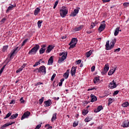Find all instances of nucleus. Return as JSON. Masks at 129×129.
I'll list each match as a JSON object with an SVG mask.
<instances>
[{
	"label": "nucleus",
	"mask_w": 129,
	"mask_h": 129,
	"mask_svg": "<svg viewBox=\"0 0 129 129\" xmlns=\"http://www.w3.org/2000/svg\"><path fill=\"white\" fill-rule=\"evenodd\" d=\"M116 42V40L115 38H114L112 40L111 42L110 43V46H109V40H107L105 45L106 50H111V49L114 47V44H115Z\"/></svg>",
	"instance_id": "f257e3e1"
},
{
	"label": "nucleus",
	"mask_w": 129,
	"mask_h": 129,
	"mask_svg": "<svg viewBox=\"0 0 129 129\" xmlns=\"http://www.w3.org/2000/svg\"><path fill=\"white\" fill-rule=\"evenodd\" d=\"M59 14L61 18H65L68 14V10L66 7L63 6L59 10Z\"/></svg>",
	"instance_id": "f03ea898"
},
{
	"label": "nucleus",
	"mask_w": 129,
	"mask_h": 129,
	"mask_svg": "<svg viewBox=\"0 0 129 129\" xmlns=\"http://www.w3.org/2000/svg\"><path fill=\"white\" fill-rule=\"evenodd\" d=\"M40 49V45L35 44L33 48H32L28 52V55H35Z\"/></svg>",
	"instance_id": "7ed1b4c3"
},
{
	"label": "nucleus",
	"mask_w": 129,
	"mask_h": 129,
	"mask_svg": "<svg viewBox=\"0 0 129 129\" xmlns=\"http://www.w3.org/2000/svg\"><path fill=\"white\" fill-rule=\"evenodd\" d=\"M67 55H68L67 52H65L63 54V55L61 56V57L59 58V59L58 60V63L59 64H61V63H62L63 61H64V60H65L66 58H67Z\"/></svg>",
	"instance_id": "20e7f679"
},
{
	"label": "nucleus",
	"mask_w": 129,
	"mask_h": 129,
	"mask_svg": "<svg viewBox=\"0 0 129 129\" xmlns=\"http://www.w3.org/2000/svg\"><path fill=\"white\" fill-rule=\"evenodd\" d=\"M116 83L114 82V80L110 82L109 84V88H110V89H113L114 88H116Z\"/></svg>",
	"instance_id": "39448f33"
},
{
	"label": "nucleus",
	"mask_w": 129,
	"mask_h": 129,
	"mask_svg": "<svg viewBox=\"0 0 129 129\" xmlns=\"http://www.w3.org/2000/svg\"><path fill=\"white\" fill-rule=\"evenodd\" d=\"M30 114H31V112L29 111H26L24 112V113L23 114V115L21 117V120H23V119H25V118H27V117H29Z\"/></svg>",
	"instance_id": "423d86ee"
},
{
	"label": "nucleus",
	"mask_w": 129,
	"mask_h": 129,
	"mask_svg": "<svg viewBox=\"0 0 129 129\" xmlns=\"http://www.w3.org/2000/svg\"><path fill=\"white\" fill-rule=\"evenodd\" d=\"M39 70V73H44L46 74V67L45 66H42L38 68Z\"/></svg>",
	"instance_id": "0eeeda50"
},
{
	"label": "nucleus",
	"mask_w": 129,
	"mask_h": 129,
	"mask_svg": "<svg viewBox=\"0 0 129 129\" xmlns=\"http://www.w3.org/2000/svg\"><path fill=\"white\" fill-rule=\"evenodd\" d=\"M80 10V8H78L77 9H75L74 12L71 14V17H75L79 13V10Z\"/></svg>",
	"instance_id": "6e6552de"
},
{
	"label": "nucleus",
	"mask_w": 129,
	"mask_h": 129,
	"mask_svg": "<svg viewBox=\"0 0 129 129\" xmlns=\"http://www.w3.org/2000/svg\"><path fill=\"white\" fill-rule=\"evenodd\" d=\"M106 26V24L105 23H103V24H100L99 27L98 28V31H99L100 33H101L102 31L105 29V27Z\"/></svg>",
	"instance_id": "1a4fd4ad"
},
{
	"label": "nucleus",
	"mask_w": 129,
	"mask_h": 129,
	"mask_svg": "<svg viewBox=\"0 0 129 129\" xmlns=\"http://www.w3.org/2000/svg\"><path fill=\"white\" fill-rule=\"evenodd\" d=\"M77 69V67H73L71 70V74L72 76H74L76 74V70Z\"/></svg>",
	"instance_id": "9d476101"
},
{
	"label": "nucleus",
	"mask_w": 129,
	"mask_h": 129,
	"mask_svg": "<svg viewBox=\"0 0 129 129\" xmlns=\"http://www.w3.org/2000/svg\"><path fill=\"white\" fill-rule=\"evenodd\" d=\"M42 48L39 50V54H42L45 53V51H46V45L43 44L41 45Z\"/></svg>",
	"instance_id": "9b49d317"
},
{
	"label": "nucleus",
	"mask_w": 129,
	"mask_h": 129,
	"mask_svg": "<svg viewBox=\"0 0 129 129\" xmlns=\"http://www.w3.org/2000/svg\"><path fill=\"white\" fill-rule=\"evenodd\" d=\"M44 103L45 104L44 106L47 107V106H50L51 104H52V101H51L50 99H48V100L44 101Z\"/></svg>",
	"instance_id": "f8f14e48"
},
{
	"label": "nucleus",
	"mask_w": 129,
	"mask_h": 129,
	"mask_svg": "<svg viewBox=\"0 0 129 129\" xmlns=\"http://www.w3.org/2000/svg\"><path fill=\"white\" fill-rule=\"evenodd\" d=\"M16 122H12L11 123H6L5 124H4L1 128V129H4L5 127H7V126H9L10 125H12V124H14Z\"/></svg>",
	"instance_id": "ddd939ff"
},
{
	"label": "nucleus",
	"mask_w": 129,
	"mask_h": 129,
	"mask_svg": "<svg viewBox=\"0 0 129 129\" xmlns=\"http://www.w3.org/2000/svg\"><path fill=\"white\" fill-rule=\"evenodd\" d=\"M18 49H19V47H17L15 49H14L13 50V51H12L10 53V58H12V57H13V55H14V54H16L17 53H18Z\"/></svg>",
	"instance_id": "4468645a"
},
{
	"label": "nucleus",
	"mask_w": 129,
	"mask_h": 129,
	"mask_svg": "<svg viewBox=\"0 0 129 129\" xmlns=\"http://www.w3.org/2000/svg\"><path fill=\"white\" fill-rule=\"evenodd\" d=\"M53 49H54V46L53 45H48L47 49L46 50V53H50Z\"/></svg>",
	"instance_id": "2eb2a0df"
},
{
	"label": "nucleus",
	"mask_w": 129,
	"mask_h": 129,
	"mask_svg": "<svg viewBox=\"0 0 129 129\" xmlns=\"http://www.w3.org/2000/svg\"><path fill=\"white\" fill-rule=\"evenodd\" d=\"M90 97L91 98V102H94V101L97 100V98L93 94H91Z\"/></svg>",
	"instance_id": "dca6fc26"
},
{
	"label": "nucleus",
	"mask_w": 129,
	"mask_h": 129,
	"mask_svg": "<svg viewBox=\"0 0 129 129\" xmlns=\"http://www.w3.org/2000/svg\"><path fill=\"white\" fill-rule=\"evenodd\" d=\"M70 73V70H68L67 72L63 74V77L65 79H67L69 77V74Z\"/></svg>",
	"instance_id": "f3484780"
},
{
	"label": "nucleus",
	"mask_w": 129,
	"mask_h": 129,
	"mask_svg": "<svg viewBox=\"0 0 129 129\" xmlns=\"http://www.w3.org/2000/svg\"><path fill=\"white\" fill-rule=\"evenodd\" d=\"M116 68H117V67L115 66L114 69H112L111 70L109 71L108 73V75L109 76L112 75V74H113V73L115 72V70H116Z\"/></svg>",
	"instance_id": "a211bd4d"
},
{
	"label": "nucleus",
	"mask_w": 129,
	"mask_h": 129,
	"mask_svg": "<svg viewBox=\"0 0 129 129\" xmlns=\"http://www.w3.org/2000/svg\"><path fill=\"white\" fill-rule=\"evenodd\" d=\"M102 109H103V107L101 105H100L98 106L97 108L95 109L94 111V112L97 113V112H99L100 110H102Z\"/></svg>",
	"instance_id": "6ab92c4d"
},
{
	"label": "nucleus",
	"mask_w": 129,
	"mask_h": 129,
	"mask_svg": "<svg viewBox=\"0 0 129 129\" xmlns=\"http://www.w3.org/2000/svg\"><path fill=\"white\" fill-rule=\"evenodd\" d=\"M53 62H54V58H53V56H50L48 61V65H52Z\"/></svg>",
	"instance_id": "aec40b11"
},
{
	"label": "nucleus",
	"mask_w": 129,
	"mask_h": 129,
	"mask_svg": "<svg viewBox=\"0 0 129 129\" xmlns=\"http://www.w3.org/2000/svg\"><path fill=\"white\" fill-rule=\"evenodd\" d=\"M40 11H41V9L40 8H37L34 12V16H38V14H39V13H40Z\"/></svg>",
	"instance_id": "412c9836"
},
{
	"label": "nucleus",
	"mask_w": 129,
	"mask_h": 129,
	"mask_svg": "<svg viewBox=\"0 0 129 129\" xmlns=\"http://www.w3.org/2000/svg\"><path fill=\"white\" fill-rule=\"evenodd\" d=\"M16 5H11V6H9L6 11V13H9L10 11H12V10H13V8H16Z\"/></svg>",
	"instance_id": "4be33fe9"
},
{
	"label": "nucleus",
	"mask_w": 129,
	"mask_h": 129,
	"mask_svg": "<svg viewBox=\"0 0 129 129\" xmlns=\"http://www.w3.org/2000/svg\"><path fill=\"white\" fill-rule=\"evenodd\" d=\"M78 40H77V38H74L72 39V41L69 44V45H71L72 44H74L75 43H76L77 44V41Z\"/></svg>",
	"instance_id": "5701e85b"
},
{
	"label": "nucleus",
	"mask_w": 129,
	"mask_h": 129,
	"mask_svg": "<svg viewBox=\"0 0 129 129\" xmlns=\"http://www.w3.org/2000/svg\"><path fill=\"white\" fill-rule=\"evenodd\" d=\"M83 25H80V26H79L78 27H76L75 29V31L76 32H78V31H81V30H82V29H83Z\"/></svg>",
	"instance_id": "b1692460"
},
{
	"label": "nucleus",
	"mask_w": 129,
	"mask_h": 129,
	"mask_svg": "<svg viewBox=\"0 0 129 129\" xmlns=\"http://www.w3.org/2000/svg\"><path fill=\"white\" fill-rule=\"evenodd\" d=\"M18 115H19L18 113L13 114L11 116L10 118V119H15V118H17V117H18Z\"/></svg>",
	"instance_id": "393cba45"
},
{
	"label": "nucleus",
	"mask_w": 129,
	"mask_h": 129,
	"mask_svg": "<svg viewBox=\"0 0 129 129\" xmlns=\"http://www.w3.org/2000/svg\"><path fill=\"white\" fill-rule=\"evenodd\" d=\"M92 54V50H90L88 52H86V56L87 58H89V56H91Z\"/></svg>",
	"instance_id": "a878e982"
},
{
	"label": "nucleus",
	"mask_w": 129,
	"mask_h": 129,
	"mask_svg": "<svg viewBox=\"0 0 129 129\" xmlns=\"http://www.w3.org/2000/svg\"><path fill=\"white\" fill-rule=\"evenodd\" d=\"M119 33V27H117L115 29L114 32V36H117Z\"/></svg>",
	"instance_id": "bb28decb"
},
{
	"label": "nucleus",
	"mask_w": 129,
	"mask_h": 129,
	"mask_svg": "<svg viewBox=\"0 0 129 129\" xmlns=\"http://www.w3.org/2000/svg\"><path fill=\"white\" fill-rule=\"evenodd\" d=\"M98 82H99V77H96L94 79V83L96 84V83H98Z\"/></svg>",
	"instance_id": "cd10ccee"
},
{
	"label": "nucleus",
	"mask_w": 129,
	"mask_h": 129,
	"mask_svg": "<svg viewBox=\"0 0 129 129\" xmlns=\"http://www.w3.org/2000/svg\"><path fill=\"white\" fill-rule=\"evenodd\" d=\"M56 115H57V113H54L53 114V116L51 118V121H54V120H55V119H57V117L56 116Z\"/></svg>",
	"instance_id": "c85d7f7f"
},
{
	"label": "nucleus",
	"mask_w": 129,
	"mask_h": 129,
	"mask_svg": "<svg viewBox=\"0 0 129 129\" xmlns=\"http://www.w3.org/2000/svg\"><path fill=\"white\" fill-rule=\"evenodd\" d=\"M122 126H123V127H127L129 126V122H123V124H122Z\"/></svg>",
	"instance_id": "c756f323"
},
{
	"label": "nucleus",
	"mask_w": 129,
	"mask_h": 129,
	"mask_svg": "<svg viewBox=\"0 0 129 129\" xmlns=\"http://www.w3.org/2000/svg\"><path fill=\"white\" fill-rule=\"evenodd\" d=\"M109 70V66L108 64H105L104 68V70L106 71V72H107V71H108Z\"/></svg>",
	"instance_id": "7c9ffc66"
},
{
	"label": "nucleus",
	"mask_w": 129,
	"mask_h": 129,
	"mask_svg": "<svg viewBox=\"0 0 129 129\" xmlns=\"http://www.w3.org/2000/svg\"><path fill=\"white\" fill-rule=\"evenodd\" d=\"M42 23H43V21L39 20L37 22L38 25V28H41V26H42Z\"/></svg>",
	"instance_id": "2f4dec72"
},
{
	"label": "nucleus",
	"mask_w": 129,
	"mask_h": 129,
	"mask_svg": "<svg viewBox=\"0 0 129 129\" xmlns=\"http://www.w3.org/2000/svg\"><path fill=\"white\" fill-rule=\"evenodd\" d=\"M41 61H42V59H40L38 62H36L33 66V67H36L38 66V65H40L41 64Z\"/></svg>",
	"instance_id": "473e14b6"
},
{
	"label": "nucleus",
	"mask_w": 129,
	"mask_h": 129,
	"mask_svg": "<svg viewBox=\"0 0 129 129\" xmlns=\"http://www.w3.org/2000/svg\"><path fill=\"white\" fill-rule=\"evenodd\" d=\"M128 105H129V103L128 102H125L122 104V106L123 107H127V106H128Z\"/></svg>",
	"instance_id": "72a5a7b5"
},
{
	"label": "nucleus",
	"mask_w": 129,
	"mask_h": 129,
	"mask_svg": "<svg viewBox=\"0 0 129 129\" xmlns=\"http://www.w3.org/2000/svg\"><path fill=\"white\" fill-rule=\"evenodd\" d=\"M95 26H96V23L92 22L91 24V26H90V29H93V28H94V27H95Z\"/></svg>",
	"instance_id": "f704fd0d"
},
{
	"label": "nucleus",
	"mask_w": 129,
	"mask_h": 129,
	"mask_svg": "<svg viewBox=\"0 0 129 129\" xmlns=\"http://www.w3.org/2000/svg\"><path fill=\"white\" fill-rule=\"evenodd\" d=\"M8 48H9V45H6L3 46V52H6V51L8 50Z\"/></svg>",
	"instance_id": "c9c22d12"
},
{
	"label": "nucleus",
	"mask_w": 129,
	"mask_h": 129,
	"mask_svg": "<svg viewBox=\"0 0 129 129\" xmlns=\"http://www.w3.org/2000/svg\"><path fill=\"white\" fill-rule=\"evenodd\" d=\"M88 113V110H83L82 111L83 115H86Z\"/></svg>",
	"instance_id": "e433bc0d"
},
{
	"label": "nucleus",
	"mask_w": 129,
	"mask_h": 129,
	"mask_svg": "<svg viewBox=\"0 0 129 129\" xmlns=\"http://www.w3.org/2000/svg\"><path fill=\"white\" fill-rule=\"evenodd\" d=\"M124 8H126L129 7V3L125 2L123 4Z\"/></svg>",
	"instance_id": "4c0bfd02"
},
{
	"label": "nucleus",
	"mask_w": 129,
	"mask_h": 129,
	"mask_svg": "<svg viewBox=\"0 0 129 129\" xmlns=\"http://www.w3.org/2000/svg\"><path fill=\"white\" fill-rule=\"evenodd\" d=\"M12 115V112L8 113L6 116L4 117V119H6V118H8V117H10Z\"/></svg>",
	"instance_id": "58836bf2"
},
{
	"label": "nucleus",
	"mask_w": 129,
	"mask_h": 129,
	"mask_svg": "<svg viewBox=\"0 0 129 129\" xmlns=\"http://www.w3.org/2000/svg\"><path fill=\"white\" fill-rule=\"evenodd\" d=\"M6 21H7V18H3L1 21H0V24L1 25H2V24H4V23H5L6 22Z\"/></svg>",
	"instance_id": "ea45409f"
},
{
	"label": "nucleus",
	"mask_w": 129,
	"mask_h": 129,
	"mask_svg": "<svg viewBox=\"0 0 129 129\" xmlns=\"http://www.w3.org/2000/svg\"><path fill=\"white\" fill-rule=\"evenodd\" d=\"M113 102V100L111 98H110L108 100V105H110V104Z\"/></svg>",
	"instance_id": "a19ab883"
},
{
	"label": "nucleus",
	"mask_w": 129,
	"mask_h": 129,
	"mask_svg": "<svg viewBox=\"0 0 129 129\" xmlns=\"http://www.w3.org/2000/svg\"><path fill=\"white\" fill-rule=\"evenodd\" d=\"M70 45V46L69 47V49L73 48H74V47L76 46V42L75 43H73L72 45L71 44Z\"/></svg>",
	"instance_id": "79ce46f5"
},
{
	"label": "nucleus",
	"mask_w": 129,
	"mask_h": 129,
	"mask_svg": "<svg viewBox=\"0 0 129 129\" xmlns=\"http://www.w3.org/2000/svg\"><path fill=\"white\" fill-rule=\"evenodd\" d=\"M43 101H44V97H42L41 99L39 100V104H42Z\"/></svg>",
	"instance_id": "37998d69"
},
{
	"label": "nucleus",
	"mask_w": 129,
	"mask_h": 129,
	"mask_svg": "<svg viewBox=\"0 0 129 129\" xmlns=\"http://www.w3.org/2000/svg\"><path fill=\"white\" fill-rule=\"evenodd\" d=\"M6 66H7V64L4 65L2 68L0 70V74H2L3 73V72L4 71L5 68H6Z\"/></svg>",
	"instance_id": "c03bdc74"
},
{
	"label": "nucleus",
	"mask_w": 129,
	"mask_h": 129,
	"mask_svg": "<svg viewBox=\"0 0 129 129\" xmlns=\"http://www.w3.org/2000/svg\"><path fill=\"white\" fill-rule=\"evenodd\" d=\"M47 126H48L47 129H52V128H53V127L52 126H50V124H47L45 125V127H47Z\"/></svg>",
	"instance_id": "a18cd8bd"
},
{
	"label": "nucleus",
	"mask_w": 129,
	"mask_h": 129,
	"mask_svg": "<svg viewBox=\"0 0 129 129\" xmlns=\"http://www.w3.org/2000/svg\"><path fill=\"white\" fill-rule=\"evenodd\" d=\"M29 39H25L24 41H23V42H22V47H23V46H24L25 44H26V43L27 42H28V40Z\"/></svg>",
	"instance_id": "49530a36"
},
{
	"label": "nucleus",
	"mask_w": 129,
	"mask_h": 129,
	"mask_svg": "<svg viewBox=\"0 0 129 129\" xmlns=\"http://www.w3.org/2000/svg\"><path fill=\"white\" fill-rule=\"evenodd\" d=\"M59 3V1H56L54 5L53 6V9H56V7H57V5H58V3Z\"/></svg>",
	"instance_id": "de8ad7c7"
},
{
	"label": "nucleus",
	"mask_w": 129,
	"mask_h": 129,
	"mask_svg": "<svg viewBox=\"0 0 129 129\" xmlns=\"http://www.w3.org/2000/svg\"><path fill=\"white\" fill-rule=\"evenodd\" d=\"M78 125V122L75 121L73 124V127H76Z\"/></svg>",
	"instance_id": "09e8293b"
},
{
	"label": "nucleus",
	"mask_w": 129,
	"mask_h": 129,
	"mask_svg": "<svg viewBox=\"0 0 129 129\" xmlns=\"http://www.w3.org/2000/svg\"><path fill=\"white\" fill-rule=\"evenodd\" d=\"M55 77H56V74H53L51 77V81H53V80H54V79L55 78Z\"/></svg>",
	"instance_id": "8fccbe9b"
},
{
	"label": "nucleus",
	"mask_w": 129,
	"mask_h": 129,
	"mask_svg": "<svg viewBox=\"0 0 129 129\" xmlns=\"http://www.w3.org/2000/svg\"><path fill=\"white\" fill-rule=\"evenodd\" d=\"M119 93V91H115L113 93V96H114L115 95H117V94H118Z\"/></svg>",
	"instance_id": "3c124183"
},
{
	"label": "nucleus",
	"mask_w": 129,
	"mask_h": 129,
	"mask_svg": "<svg viewBox=\"0 0 129 129\" xmlns=\"http://www.w3.org/2000/svg\"><path fill=\"white\" fill-rule=\"evenodd\" d=\"M107 73V72L105 71V70H103L101 72L102 75H105Z\"/></svg>",
	"instance_id": "603ef678"
},
{
	"label": "nucleus",
	"mask_w": 129,
	"mask_h": 129,
	"mask_svg": "<svg viewBox=\"0 0 129 129\" xmlns=\"http://www.w3.org/2000/svg\"><path fill=\"white\" fill-rule=\"evenodd\" d=\"M41 126H42V124H39L37 125L36 126V127H35V129H39V128H41Z\"/></svg>",
	"instance_id": "864d4df0"
},
{
	"label": "nucleus",
	"mask_w": 129,
	"mask_h": 129,
	"mask_svg": "<svg viewBox=\"0 0 129 129\" xmlns=\"http://www.w3.org/2000/svg\"><path fill=\"white\" fill-rule=\"evenodd\" d=\"M34 72H35L36 73H40V71L39 70V69H35L34 70Z\"/></svg>",
	"instance_id": "5fc2aeb1"
},
{
	"label": "nucleus",
	"mask_w": 129,
	"mask_h": 129,
	"mask_svg": "<svg viewBox=\"0 0 129 129\" xmlns=\"http://www.w3.org/2000/svg\"><path fill=\"white\" fill-rule=\"evenodd\" d=\"M22 70V68H20L16 71V73H20V72H21Z\"/></svg>",
	"instance_id": "6e6d98bb"
},
{
	"label": "nucleus",
	"mask_w": 129,
	"mask_h": 129,
	"mask_svg": "<svg viewBox=\"0 0 129 129\" xmlns=\"http://www.w3.org/2000/svg\"><path fill=\"white\" fill-rule=\"evenodd\" d=\"M23 98L21 97L20 99V101L21 102V103H25V100H23Z\"/></svg>",
	"instance_id": "4d7b16f0"
},
{
	"label": "nucleus",
	"mask_w": 129,
	"mask_h": 129,
	"mask_svg": "<svg viewBox=\"0 0 129 129\" xmlns=\"http://www.w3.org/2000/svg\"><path fill=\"white\" fill-rule=\"evenodd\" d=\"M81 59H79L78 60H77L76 62V64L77 65H78V64H80V63H81Z\"/></svg>",
	"instance_id": "13d9d810"
},
{
	"label": "nucleus",
	"mask_w": 129,
	"mask_h": 129,
	"mask_svg": "<svg viewBox=\"0 0 129 129\" xmlns=\"http://www.w3.org/2000/svg\"><path fill=\"white\" fill-rule=\"evenodd\" d=\"M91 71L92 72L95 71V66H93V67H92Z\"/></svg>",
	"instance_id": "bf43d9fd"
},
{
	"label": "nucleus",
	"mask_w": 129,
	"mask_h": 129,
	"mask_svg": "<svg viewBox=\"0 0 129 129\" xmlns=\"http://www.w3.org/2000/svg\"><path fill=\"white\" fill-rule=\"evenodd\" d=\"M119 51H120V48H118L114 50V52L115 53H117V52H119Z\"/></svg>",
	"instance_id": "052dcab7"
},
{
	"label": "nucleus",
	"mask_w": 129,
	"mask_h": 129,
	"mask_svg": "<svg viewBox=\"0 0 129 129\" xmlns=\"http://www.w3.org/2000/svg\"><path fill=\"white\" fill-rule=\"evenodd\" d=\"M86 122H89V121H90V119L89 118H86L85 119Z\"/></svg>",
	"instance_id": "680f3d73"
},
{
	"label": "nucleus",
	"mask_w": 129,
	"mask_h": 129,
	"mask_svg": "<svg viewBox=\"0 0 129 129\" xmlns=\"http://www.w3.org/2000/svg\"><path fill=\"white\" fill-rule=\"evenodd\" d=\"M41 84H43V83H42V82H38V83H37L35 85H36V86H38V85H41Z\"/></svg>",
	"instance_id": "e2e57ef3"
},
{
	"label": "nucleus",
	"mask_w": 129,
	"mask_h": 129,
	"mask_svg": "<svg viewBox=\"0 0 129 129\" xmlns=\"http://www.w3.org/2000/svg\"><path fill=\"white\" fill-rule=\"evenodd\" d=\"M86 33H87V34H92V33H93V32L92 31V30H88L87 32H86Z\"/></svg>",
	"instance_id": "0e129e2a"
},
{
	"label": "nucleus",
	"mask_w": 129,
	"mask_h": 129,
	"mask_svg": "<svg viewBox=\"0 0 129 129\" xmlns=\"http://www.w3.org/2000/svg\"><path fill=\"white\" fill-rule=\"evenodd\" d=\"M94 89H95V87L91 88L88 89V91H90V90H94Z\"/></svg>",
	"instance_id": "69168bd1"
},
{
	"label": "nucleus",
	"mask_w": 129,
	"mask_h": 129,
	"mask_svg": "<svg viewBox=\"0 0 129 129\" xmlns=\"http://www.w3.org/2000/svg\"><path fill=\"white\" fill-rule=\"evenodd\" d=\"M103 3H108L109 2H110V0H102Z\"/></svg>",
	"instance_id": "338daca9"
},
{
	"label": "nucleus",
	"mask_w": 129,
	"mask_h": 129,
	"mask_svg": "<svg viewBox=\"0 0 129 129\" xmlns=\"http://www.w3.org/2000/svg\"><path fill=\"white\" fill-rule=\"evenodd\" d=\"M59 97H58L57 98L56 97L53 98V99H54V100H59Z\"/></svg>",
	"instance_id": "774afa93"
}]
</instances>
